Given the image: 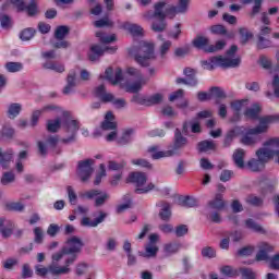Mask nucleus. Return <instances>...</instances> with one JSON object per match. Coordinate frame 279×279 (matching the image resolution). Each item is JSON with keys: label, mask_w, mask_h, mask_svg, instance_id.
Here are the masks:
<instances>
[{"label": "nucleus", "mask_w": 279, "mask_h": 279, "mask_svg": "<svg viewBox=\"0 0 279 279\" xmlns=\"http://www.w3.org/2000/svg\"><path fill=\"white\" fill-rule=\"evenodd\" d=\"M104 78L113 84V86L120 84L121 88H124L126 93H138L147 84V78L143 77L141 71L135 68H128L125 74L121 69H117L114 75H112V68H108L105 71V76L100 75V80Z\"/></svg>", "instance_id": "1"}, {"label": "nucleus", "mask_w": 279, "mask_h": 279, "mask_svg": "<svg viewBox=\"0 0 279 279\" xmlns=\"http://www.w3.org/2000/svg\"><path fill=\"white\" fill-rule=\"evenodd\" d=\"M62 128L64 137L61 140L62 143H75L77 132L80 130V122L71 118V113L68 111H62L61 118H56L53 120L47 121L48 132L56 133Z\"/></svg>", "instance_id": "2"}, {"label": "nucleus", "mask_w": 279, "mask_h": 279, "mask_svg": "<svg viewBox=\"0 0 279 279\" xmlns=\"http://www.w3.org/2000/svg\"><path fill=\"white\" fill-rule=\"evenodd\" d=\"M239 47L233 45L227 51V57H213L202 61L201 64L206 71H215L216 66H221L222 69H235V66L241 64V59L234 58V53H236Z\"/></svg>", "instance_id": "3"}, {"label": "nucleus", "mask_w": 279, "mask_h": 279, "mask_svg": "<svg viewBox=\"0 0 279 279\" xmlns=\"http://www.w3.org/2000/svg\"><path fill=\"white\" fill-rule=\"evenodd\" d=\"M129 53L134 56L135 62L141 66H149V60L156 59L154 44L147 41H141L138 47L130 48Z\"/></svg>", "instance_id": "4"}, {"label": "nucleus", "mask_w": 279, "mask_h": 279, "mask_svg": "<svg viewBox=\"0 0 279 279\" xmlns=\"http://www.w3.org/2000/svg\"><path fill=\"white\" fill-rule=\"evenodd\" d=\"M82 247H84V242H82V239L77 236H72L66 240L63 250L66 253L68 257L64 260L63 267H66V269H71V265H73L75 260H77V256H80Z\"/></svg>", "instance_id": "5"}, {"label": "nucleus", "mask_w": 279, "mask_h": 279, "mask_svg": "<svg viewBox=\"0 0 279 279\" xmlns=\"http://www.w3.org/2000/svg\"><path fill=\"white\" fill-rule=\"evenodd\" d=\"M128 182H131L136 186L135 193L138 195H143L145 193H149V191H156V185L154 183H148L145 185L147 182V174L144 172H132L129 174Z\"/></svg>", "instance_id": "6"}, {"label": "nucleus", "mask_w": 279, "mask_h": 279, "mask_svg": "<svg viewBox=\"0 0 279 279\" xmlns=\"http://www.w3.org/2000/svg\"><path fill=\"white\" fill-rule=\"evenodd\" d=\"M256 156L258 159H251L247 162V168L250 169V171L256 172L265 169V163L271 160V156H274V150L269 148L265 149L264 147L256 151Z\"/></svg>", "instance_id": "7"}, {"label": "nucleus", "mask_w": 279, "mask_h": 279, "mask_svg": "<svg viewBox=\"0 0 279 279\" xmlns=\"http://www.w3.org/2000/svg\"><path fill=\"white\" fill-rule=\"evenodd\" d=\"M35 271L37 276H40L41 278H45L47 274H51V276L58 277V276H66L71 271V268H66L58 264H50L48 267H43L38 265L35 267Z\"/></svg>", "instance_id": "8"}, {"label": "nucleus", "mask_w": 279, "mask_h": 279, "mask_svg": "<svg viewBox=\"0 0 279 279\" xmlns=\"http://www.w3.org/2000/svg\"><path fill=\"white\" fill-rule=\"evenodd\" d=\"M80 197L82 199H95V206L99 208L100 206H104L108 199H110V194L107 192H101L99 190H89L82 192L80 194Z\"/></svg>", "instance_id": "9"}, {"label": "nucleus", "mask_w": 279, "mask_h": 279, "mask_svg": "<svg viewBox=\"0 0 279 279\" xmlns=\"http://www.w3.org/2000/svg\"><path fill=\"white\" fill-rule=\"evenodd\" d=\"M93 165H95V161L93 159L78 161L77 175L78 178H81L82 182H87V180L90 179V175H93V171H95Z\"/></svg>", "instance_id": "10"}, {"label": "nucleus", "mask_w": 279, "mask_h": 279, "mask_svg": "<svg viewBox=\"0 0 279 279\" xmlns=\"http://www.w3.org/2000/svg\"><path fill=\"white\" fill-rule=\"evenodd\" d=\"M117 46L106 47L100 45H93L90 47L89 51V60L92 62H96V60L100 59L104 53H116L117 52Z\"/></svg>", "instance_id": "11"}, {"label": "nucleus", "mask_w": 279, "mask_h": 279, "mask_svg": "<svg viewBox=\"0 0 279 279\" xmlns=\"http://www.w3.org/2000/svg\"><path fill=\"white\" fill-rule=\"evenodd\" d=\"M257 253L255 256V260L257 262H265L267 263L269 260V258L271 256H269V254H271V252H274V250H276V247L267 242H262L257 245Z\"/></svg>", "instance_id": "12"}, {"label": "nucleus", "mask_w": 279, "mask_h": 279, "mask_svg": "<svg viewBox=\"0 0 279 279\" xmlns=\"http://www.w3.org/2000/svg\"><path fill=\"white\" fill-rule=\"evenodd\" d=\"M259 121V124L252 129V132L265 134L269 131V128L274 125L275 121H278V119L275 116H266L262 118H257Z\"/></svg>", "instance_id": "13"}, {"label": "nucleus", "mask_w": 279, "mask_h": 279, "mask_svg": "<svg viewBox=\"0 0 279 279\" xmlns=\"http://www.w3.org/2000/svg\"><path fill=\"white\" fill-rule=\"evenodd\" d=\"M189 12V0H179L178 5L167 8L166 14L169 19H175L177 14H186Z\"/></svg>", "instance_id": "14"}, {"label": "nucleus", "mask_w": 279, "mask_h": 279, "mask_svg": "<svg viewBox=\"0 0 279 279\" xmlns=\"http://www.w3.org/2000/svg\"><path fill=\"white\" fill-rule=\"evenodd\" d=\"M165 5H167L165 2L155 3V11H148L144 13V19H147V21H151V19H167L169 15L167 14V8L166 11H163Z\"/></svg>", "instance_id": "15"}, {"label": "nucleus", "mask_w": 279, "mask_h": 279, "mask_svg": "<svg viewBox=\"0 0 279 279\" xmlns=\"http://www.w3.org/2000/svg\"><path fill=\"white\" fill-rule=\"evenodd\" d=\"M183 73L185 78H177V84H185L186 86L197 85V78H195L197 72L195 70L186 68Z\"/></svg>", "instance_id": "16"}, {"label": "nucleus", "mask_w": 279, "mask_h": 279, "mask_svg": "<svg viewBox=\"0 0 279 279\" xmlns=\"http://www.w3.org/2000/svg\"><path fill=\"white\" fill-rule=\"evenodd\" d=\"M243 134H245V126H234L229 130L225 137V147H230V145H232V141H234L236 136H242Z\"/></svg>", "instance_id": "17"}, {"label": "nucleus", "mask_w": 279, "mask_h": 279, "mask_svg": "<svg viewBox=\"0 0 279 279\" xmlns=\"http://www.w3.org/2000/svg\"><path fill=\"white\" fill-rule=\"evenodd\" d=\"M186 143H189L186 137L182 136V132H180V130L177 129L174 132V144L172 149H170V151H174V156H178V154H180L179 153L180 149H183V147H186Z\"/></svg>", "instance_id": "18"}, {"label": "nucleus", "mask_w": 279, "mask_h": 279, "mask_svg": "<svg viewBox=\"0 0 279 279\" xmlns=\"http://www.w3.org/2000/svg\"><path fill=\"white\" fill-rule=\"evenodd\" d=\"M106 217H108V215L104 211H100L99 217L94 220L88 217H84L81 220V226H83L84 228H97L99 223H104Z\"/></svg>", "instance_id": "19"}, {"label": "nucleus", "mask_w": 279, "mask_h": 279, "mask_svg": "<svg viewBox=\"0 0 279 279\" xmlns=\"http://www.w3.org/2000/svg\"><path fill=\"white\" fill-rule=\"evenodd\" d=\"M247 106V100H234L231 102V110L235 111L231 118V123H238L241 121V110Z\"/></svg>", "instance_id": "20"}, {"label": "nucleus", "mask_w": 279, "mask_h": 279, "mask_svg": "<svg viewBox=\"0 0 279 279\" xmlns=\"http://www.w3.org/2000/svg\"><path fill=\"white\" fill-rule=\"evenodd\" d=\"M148 151L151 154L153 160H160V158H171V156H175V150H158V146H150Z\"/></svg>", "instance_id": "21"}, {"label": "nucleus", "mask_w": 279, "mask_h": 279, "mask_svg": "<svg viewBox=\"0 0 279 279\" xmlns=\"http://www.w3.org/2000/svg\"><path fill=\"white\" fill-rule=\"evenodd\" d=\"M53 110H60V108H58L53 105H48V106H45L44 108H41L40 110L33 111L32 120H31L32 128H36V125H38V119H40L43 113L51 112Z\"/></svg>", "instance_id": "22"}, {"label": "nucleus", "mask_w": 279, "mask_h": 279, "mask_svg": "<svg viewBox=\"0 0 279 279\" xmlns=\"http://www.w3.org/2000/svg\"><path fill=\"white\" fill-rule=\"evenodd\" d=\"M75 86H77V73L75 71H71L68 74L66 85L63 88V95H71L75 90Z\"/></svg>", "instance_id": "23"}, {"label": "nucleus", "mask_w": 279, "mask_h": 279, "mask_svg": "<svg viewBox=\"0 0 279 279\" xmlns=\"http://www.w3.org/2000/svg\"><path fill=\"white\" fill-rule=\"evenodd\" d=\"M259 133L252 132V129L246 130L244 134H242L241 144L242 145H256L260 137L258 136Z\"/></svg>", "instance_id": "24"}, {"label": "nucleus", "mask_w": 279, "mask_h": 279, "mask_svg": "<svg viewBox=\"0 0 279 279\" xmlns=\"http://www.w3.org/2000/svg\"><path fill=\"white\" fill-rule=\"evenodd\" d=\"M14 230V223L12 220L5 218H0V233L4 239L12 236V231Z\"/></svg>", "instance_id": "25"}, {"label": "nucleus", "mask_w": 279, "mask_h": 279, "mask_svg": "<svg viewBox=\"0 0 279 279\" xmlns=\"http://www.w3.org/2000/svg\"><path fill=\"white\" fill-rule=\"evenodd\" d=\"M264 149H270L272 151L271 158L276 157V162L279 163V138L272 137L264 144Z\"/></svg>", "instance_id": "26"}, {"label": "nucleus", "mask_w": 279, "mask_h": 279, "mask_svg": "<svg viewBox=\"0 0 279 279\" xmlns=\"http://www.w3.org/2000/svg\"><path fill=\"white\" fill-rule=\"evenodd\" d=\"M96 97L104 101V104H112L114 101V95L106 93V86L100 85L96 88Z\"/></svg>", "instance_id": "27"}, {"label": "nucleus", "mask_w": 279, "mask_h": 279, "mask_svg": "<svg viewBox=\"0 0 279 279\" xmlns=\"http://www.w3.org/2000/svg\"><path fill=\"white\" fill-rule=\"evenodd\" d=\"M159 206V217L162 221H169L171 219V205L169 203L160 202L157 204Z\"/></svg>", "instance_id": "28"}, {"label": "nucleus", "mask_w": 279, "mask_h": 279, "mask_svg": "<svg viewBox=\"0 0 279 279\" xmlns=\"http://www.w3.org/2000/svg\"><path fill=\"white\" fill-rule=\"evenodd\" d=\"M258 114H260V105L258 104L252 105L244 111V117L246 119H251L252 121H256V119H258Z\"/></svg>", "instance_id": "29"}, {"label": "nucleus", "mask_w": 279, "mask_h": 279, "mask_svg": "<svg viewBox=\"0 0 279 279\" xmlns=\"http://www.w3.org/2000/svg\"><path fill=\"white\" fill-rule=\"evenodd\" d=\"M182 248V244L179 242H170L163 245V254L166 256H173V254H178Z\"/></svg>", "instance_id": "30"}, {"label": "nucleus", "mask_w": 279, "mask_h": 279, "mask_svg": "<svg viewBox=\"0 0 279 279\" xmlns=\"http://www.w3.org/2000/svg\"><path fill=\"white\" fill-rule=\"evenodd\" d=\"M101 128L102 130H117V122H114V114L112 111L106 113Z\"/></svg>", "instance_id": "31"}, {"label": "nucleus", "mask_w": 279, "mask_h": 279, "mask_svg": "<svg viewBox=\"0 0 279 279\" xmlns=\"http://www.w3.org/2000/svg\"><path fill=\"white\" fill-rule=\"evenodd\" d=\"M226 204L223 203V195L216 194L215 198L209 201L208 208L211 210H223Z\"/></svg>", "instance_id": "32"}, {"label": "nucleus", "mask_w": 279, "mask_h": 279, "mask_svg": "<svg viewBox=\"0 0 279 279\" xmlns=\"http://www.w3.org/2000/svg\"><path fill=\"white\" fill-rule=\"evenodd\" d=\"M96 38H98L99 43H101V45H110L114 41H117V35L111 34L108 35L101 31L96 32Z\"/></svg>", "instance_id": "33"}, {"label": "nucleus", "mask_w": 279, "mask_h": 279, "mask_svg": "<svg viewBox=\"0 0 279 279\" xmlns=\"http://www.w3.org/2000/svg\"><path fill=\"white\" fill-rule=\"evenodd\" d=\"M123 29L130 32L132 36H143V27L138 24L126 22L123 24Z\"/></svg>", "instance_id": "34"}, {"label": "nucleus", "mask_w": 279, "mask_h": 279, "mask_svg": "<svg viewBox=\"0 0 279 279\" xmlns=\"http://www.w3.org/2000/svg\"><path fill=\"white\" fill-rule=\"evenodd\" d=\"M21 110H23V106L19 102H13L9 105L8 111H7L8 118L16 119L19 114H21Z\"/></svg>", "instance_id": "35"}, {"label": "nucleus", "mask_w": 279, "mask_h": 279, "mask_svg": "<svg viewBox=\"0 0 279 279\" xmlns=\"http://www.w3.org/2000/svg\"><path fill=\"white\" fill-rule=\"evenodd\" d=\"M245 158V150L243 148H239L233 154V161L235 167H239V169H243L245 167V161L243 159Z\"/></svg>", "instance_id": "36"}, {"label": "nucleus", "mask_w": 279, "mask_h": 279, "mask_svg": "<svg viewBox=\"0 0 279 279\" xmlns=\"http://www.w3.org/2000/svg\"><path fill=\"white\" fill-rule=\"evenodd\" d=\"M219 271L226 278H236V277H239V269H236V268H234L230 265H225V266L220 267Z\"/></svg>", "instance_id": "37"}, {"label": "nucleus", "mask_w": 279, "mask_h": 279, "mask_svg": "<svg viewBox=\"0 0 279 279\" xmlns=\"http://www.w3.org/2000/svg\"><path fill=\"white\" fill-rule=\"evenodd\" d=\"M43 66L56 73H64V65L54 61H46Z\"/></svg>", "instance_id": "38"}, {"label": "nucleus", "mask_w": 279, "mask_h": 279, "mask_svg": "<svg viewBox=\"0 0 279 279\" xmlns=\"http://www.w3.org/2000/svg\"><path fill=\"white\" fill-rule=\"evenodd\" d=\"M132 134H134L132 129L124 131L122 135L117 138L118 145H128L129 143H132Z\"/></svg>", "instance_id": "39"}, {"label": "nucleus", "mask_w": 279, "mask_h": 279, "mask_svg": "<svg viewBox=\"0 0 279 279\" xmlns=\"http://www.w3.org/2000/svg\"><path fill=\"white\" fill-rule=\"evenodd\" d=\"M158 254V245L148 243L145 246V253L142 255L144 258H156Z\"/></svg>", "instance_id": "40"}, {"label": "nucleus", "mask_w": 279, "mask_h": 279, "mask_svg": "<svg viewBox=\"0 0 279 279\" xmlns=\"http://www.w3.org/2000/svg\"><path fill=\"white\" fill-rule=\"evenodd\" d=\"M122 201L124 203L117 207V213H125V210L132 208V197L130 195H124Z\"/></svg>", "instance_id": "41"}, {"label": "nucleus", "mask_w": 279, "mask_h": 279, "mask_svg": "<svg viewBox=\"0 0 279 279\" xmlns=\"http://www.w3.org/2000/svg\"><path fill=\"white\" fill-rule=\"evenodd\" d=\"M245 227L248 230H252L253 232H259V233H264L265 232V229H263V227H260V225H258L252 218H248L247 220H245Z\"/></svg>", "instance_id": "42"}, {"label": "nucleus", "mask_w": 279, "mask_h": 279, "mask_svg": "<svg viewBox=\"0 0 279 279\" xmlns=\"http://www.w3.org/2000/svg\"><path fill=\"white\" fill-rule=\"evenodd\" d=\"M216 145L213 141H203L198 143V151L206 153V151H213L215 149Z\"/></svg>", "instance_id": "43"}, {"label": "nucleus", "mask_w": 279, "mask_h": 279, "mask_svg": "<svg viewBox=\"0 0 279 279\" xmlns=\"http://www.w3.org/2000/svg\"><path fill=\"white\" fill-rule=\"evenodd\" d=\"M69 26H58L54 32V38L57 40H64L69 36Z\"/></svg>", "instance_id": "44"}, {"label": "nucleus", "mask_w": 279, "mask_h": 279, "mask_svg": "<svg viewBox=\"0 0 279 279\" xmlns=\"http://www.w3.org/2000/svg\"><path fill=\"white\" fill-rule=\"evenodd\" d=\"M226 47V40H218L216 45H209L205 47V51L207 53H215L217 51H221Z\"/></svg>", "instance_id": "45"}, {"label": "nucleus", "mask_w": 279, "mask_h": 279, "mask_svg": "<svg viewBox=\"0 0 279 279\" xmlns=\"http://www.w3.org/2000/svg\"><path fill=\"white\" fill-rule=\"evenodd\" d=\"M16 181V175L14 172H4L1 178V185L8 186L9 184H13Z\"/></svg>", "instance_id": "46"}, {"label": "nucleus", "mask_w": 279, "mask_h": 279, "mask_svg": "<svg viewBox=\"0 0 279 279\" xmlns=\"http://www.w3.org/2000/svg\"><path fill=\"white\" fill-rule=\"evenodd\" d=\"M209 40L207 37L204 36H198L193 40V45L194 47H196V49H204L206 51V47H208Z\"/></svg>", "instance_id": "47"}, {"label": "nucleus", "mask_w": 279, "mask_h": 279, "mask_svg": "<svg viewBox=\"0 0 279 279\" xmlns=\"http://www.w3.org/2000/svg\"><path fill=\"white\" fill-rule=\"evenodd\" d=\"M203 258H217V251L213 246H205L201 251Z\"/></svg>", "instance_id": "48"}, {"label": "nucleus", "mask_w": 279, "mask_h": 279, "mask_svg": "<svg viewBox=\"0 0 279 279\" xmlns=\"http://www.w3.org/2000/svg\"><path fill=\"white\" fill-rule=\"evenodd\" d=\"M34 242L37 243V245L43 244V241H45V231H43V228L36 227L34 230Z\"/></svg>", "instance_id": "49"}, {"label": "nucleus", "mask_w": 279, "mask_h": 279, "mask_svg": "<svg viewBox=\"0 0 279 279\" xmlns=\"http://www.w3.org/2000/svg\"><path fill=\"white\" fill-rule=\"evenodd\" d=\"M5 69L9 73H19V71H23V63H21V62H8L5 64Z\"/></svg>", "instance_id": "50"}, {"label": "nucleus", "mask_w": 279, "mask_h": 279, "mask_svg": "<svg viewBox=\"0 0 279 279\" xmlns=\"http://www.w3.org/2000/svg\"><path fill=\"white\" fill-rule=\"evenodd\" d=\"M0 26L2 29H10L12 27V17L8 14H0Z\"/></svg>", "instance_id": "51"}, {"label": "nucleus", "mask_w": 279, "mask_h": 279, "mask_svg": "<svg viewBox=\"0 0 279 279\" xmlns=\"http://www.w3.org/2000/svg\"><path fill=\"white\" fill-rule=\"evenodd\" d=\"M34 34H36V31H34V28H25L20 33V39L24 43H27V40L34 38Z\"/></svg>", "instance_id": "52"}, {"label": "nucleus", "mask_w": 279, "mask_h": 279, "mask_svg": "<svg viewBox=\"0 0 279 279\" xmlns=\"http://www.w3.org/2000/svg\"><path fill=\"white\" fill-rule=\"evenodd\" d=\"M239 32L241 36V43L243 45H245V43H247V40L252 39L254 36L252 32H250V29H247L246 27H241Z\"/></svg>", "instance_id": "53"}, {"label": "nucleus", "mask_w": 279, "mask_h": 279, "mask_svg": "<svg viewBox=\"0 0 279 279\" xmlns=\"http://www.w3.org/2000/svg\"><path fill=\"white\" fill-rule=\"evenodd\" d=\"M239 274H241L244 279H256V272H254L252 268L242 267L239 269Z\"/></svg>", "instance_id": "54"}, {"label": "nucleus", "mask_w": 279, "mask_h": 279, "mask_svg": "<svg viewBox=\"0 0 279 279\" xmlns=\"http://www.w3.org/2000/svg\"><path fill=\"white\" fill-rule=\"evenodd\" d=\"M171 40H165L159 47V56L160 58H166L167 53H169V49H171Z\"/></svg>", "instance_id": "55"}, {"label": "nucleus", "mask_w": 279, "mask_h": 279, "mask_svg": "<svg viewBox=\"0 0 279 279\" xmlns=\"http://www.w3.org/2000/svg\"><path fill=\"white\" fill-rule=\"evenodd\" d=\"M254 2V7L252 10V16H256V14H258V12H260V8L263 5V0H244V3H252Z\"/></svg>", "instance_id": "56"}, {"label": "nucleus", "mask_w": 279, "mask_h": 279, "mask_svg": "<svg viewBox=\"0 0 279 279\" xmlns=\"http://www.w3.org/2000/svg\"><path fill=\"white\" fill-rule=\"evenodd\" d=\"M167 27V22H165V19H159L158 22H154L151 25V29L154 32H165Z\"/></svg>", "instance_id": "57"}, {"label": "nucleus", "mask_w": 279, "mask_h": 279, "mask_svg": "<svg viewBox=\"0 0 279 279\" xmlns=\"http://www.w3.org/2000/svg\"><path fill=\"white\" fill-rule=\"evenodd\" d=\"M95 27H112L114 23L108 19V17H102L96 22H94Z\"/></svg>", "instance_id": "58"}, {"label": "nucleus", "mask_w": 279, "mask_h": 279, "mask_svg": "<svg viewBox=\"0 0 279 279\" xmlns=\"http://www.w3.org/2000/svg\"><path fill=\"white\" fill-rule=\"evenodd\" d=\"M7 208L9 210H15L17 213H22V210L25 209V205H23V203H21V202H12V203L7 204Z\"/></svg>", "instance_id": "59"}, {"label": "nucleus", "mask_w": 279, "mask_h": 279, "mask_svg": "<svg viewBox=\"0 0 279 279\" xmlns=\"http://www.w3.org/2000/svg\"><path fill=\"white\" fill-rule=\"evenodd\" d=\"M183 206H186L187 208H195L197 206V198L192 197V196H185L182 199Z\"/></svg>", "instance_id": "60"}, {"label": "nucleus", "mask_w": 279, "mask_h": 279, "mask_svg": "<svg viewBox=\"0 0 279 279\" xmlns=\"http://www.w3.org/2000/svg\"><path fill=\"white\" fill-rule=\"evenodd\" d=\"M125 167V161L117 162V161H109L108 170L109 171H121Z\"/></svg>", "instance_id": "61"}, {"label": "nucleus", "mask_w": 279, "mask_h": 279, "mask_svg": "<svg viewBox=\"0 0 279 279\" xmlns=\"http://www.w3.org/2000/svg\"><path fill=\"white\" fill-rule=\"evenodd\" d=\"M267 263H269L270 269H275L276 271H278V269H279V253H277L274 256L269 257Z\"/></svg>", "instance_id": "62"}, {"label": "nucleus", "mask_w": 279, "mask_h": 279, "mask_svg": "<svg viewBox=\"0 0 279 279\" xmlns=\"http://www.w3.org/2000/svg\"><path fill=\"white\" fill-rule=\"evenodd\" d=\"M100 171L97 173L94 184L97 186L101 184V178H106V166L101 163L99 166Z\"/></svg>", "instance_id": "63"}, {"label": "nucleus", "mask_w": 279, "mask_h": 279, "mask_svg": "<svg viewBox=\"0 0 279 279\" xmlns=\"http://www.w3.org/2000/svg\"><path fill=\"white\" fill-rule=\"evenodd\" d=\"M247 204H251L252 206H263V198L251 195L246 198Z\"/></svg>", "instance_id": "64"}]
</instances>
